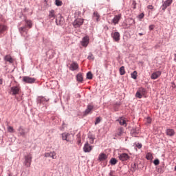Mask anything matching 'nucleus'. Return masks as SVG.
I'll list each match as a JSON object with an SVG mask.
<instances>
[{
    "label": "nucleus",
    "instance_id": "13",
    "mask_svg": "<svg viewBox=\"0 0 176 176\" xmlns=\"http://www.w3.org/2000/svg\"><path fill=\"white\" fill-rule=\"evenodd\" d=\"M18 135L19 137H25L27 135V132L25 131V128L23 126H20L17 129Z\"/></svg>",
    "mask_w": 176,
    "mask_h": 176
},
{
    "label": "nucleus",
    "instance_id": "47",
    "mask_svg": "<svg viewBox=\"0 0 176 176\" xmlns=\"http://www.w3.org/2000/svg\"><path fill=\"white\" fill-rule=\"evenodd\" d=\"M153 163L155 166H159V164H160V161L159 160V159H155L153 161Z\"/></svg>",
    "mask_w": 176,
    "mask_h": 176
},
{
    "label": "nucleus",
    "instance_id": "6",
    "mask_svg": "<svg viewBox=\"0 0 176 176\" xmlns=\"http://www.w3.org/2000/svg\"><path fill=\"white\" fill-rule=\"evenodd\" d=\"M8 30H9L8 25L3 23H0V38H3V36L6 35Z\"/></svg>",
    "mask_w": 176,
    "mask_h": 176
},
{
    "label": "nucleus",
    "instance_id": "4",
    "mask_svg": "<svg viewBox=\"0 0 176 176\" xmlns=\"http://www.w3.org/2000/svg\"><path fill=\"white\" fill-rule=\"evenodd\" d=\"M147 93L148 92L146 91V89L144 87H140L135 94V97L136 98H142L144 96H146Z\"/></svg>",
    "mask_w": 176,
    "mask_h": 176
},
{
    "label": "nucleus",
    "instance_id": "31",
    "mask_svg": "<svg viewBox=\"0 0 176 176\" xmlns=\"http://www.w3.org/2000/svg\"><path fill=\"white\" fill-rule=\"evenodd\" d=\"M76 80L80 83H82L83 82V74H82V73H78L76 75Z\"/></svg>",
    "mask_w": 176,
    "mask_h": 176
},
{
    "label": "nucleus",
    "instance_id": "59",
    "mask_svg": "<svg viewBox=\"0 0 176 176\" xmlns=\"http://www.w3.org/2000/svg\"><path fill=\"white\" fill-rule=\"evenodd\" d=\"M175 171H176V166H175Z\"/></svg>",
    "mask_w": 176,
    "mask_h": 176
},
{
    "label": "nucleus",
    "instance_id": "39",
    "mask_svg": "<svg viewBox=\"0 0 176 176\" xmlns=\"http://www.w3.org/2000/svg\"><path fill=\"white\" fill-rule=\"evenodd\" d=\"M94 55H93V53L90 52L87 56V60H91L92 61H94Z\"/></svg>",
    "mask_w": 176,
    "mask_h": 176
},
{
    "label": "nucleus",
    "instance_id": "44",
    "mask_svg": "<svg viewBox=\"0 0 176 176\" xmlns=\"http://www.w3.org/2000/svg\"><path fill=\"white\" fill-rule=\"evenodd\" d=\"M138 17L139 20L141 21L142 20V19H144V17H145V14H144V12H142L140 14H139Z\"/></svg>",
    "mask_w": 176,
    "mask_h": 176
},
{
    "label": "nucleus",
    "instance_id": "42",
    "mask_svg": "<svg viewBox=\"0 0 176 176\" xmlns=\"http://www.w3.org/2000/svg\"><path fill=\"white\" fill-rule=\"evenodd\" d=\"M100 122H101V117H97L95 121V126H97V124H98Z\"/></svg>",
    "mask_w": 176,
    "mask_h": 176
},
{
    "label": "nucleus",
    "instance_id": "37",
    "mask_svg": "<svg viewBox=\"0 0 176 176\" xmlns=\"http://www.w3.org/2000/svg\"><path fill=\"white\" fill-rule=\"evenodd\" d=\"M126 74V69H124V66H122L120 68V75L123 76Z\"/></svg>",
    "mask_w": 176,
    "mask_h": 176
},
{
    "label": "nucleus",
    "instance_id": "23",
    "mask_svg": "<svg viewBox=\"0 0 176 176\" xmlns=\"http://www.w3.org/2000/svg\"><path fill=\"white\" fill-rule=\"evenodd\" d=\"M24 21L25 23L24 27H25L28 30H31V28H32V25H33L32 21H31L30 19H25Z\"/></svg>",
    "mask_w": 176,
    "mask_h": 176
},
{
    "label": "nucleus",
    "instance_id": "19",
    "mask_svg": "<svg viewBox=\"0 0 176 176\" xmlns=\"http://www.w3.org/2000/svg\"><path fill=\"white\" fill-rule=\"evenodd\" d=\"M92 19L94 21H96V23H98L101 20V16L100 15L98 12L95 11L92 14Z\"/></svg>",
    "mask_w": 176,
    "mask_h": 176
},
{
    "label": "nucleus",
    "instance_id": "26",
    "mask_svg": "<svg viewBox=\"0 0 176 176\" xmlns=\"http://www.w3.org/2000/svg\"><path fill=\"white\" fill-rule=\"evenodd\" d=\"M160 75H162V72L160 71H157L153 72L151 76V78L153 80L155 79H157V78H159L160 76Z\"/></svg>",
    "mask_w": 176,
    "mask_h": 176
},
{
    "label": "nucleus",
    "instance_id": "24",
    "mask_svg": "<svg viewBox=\"0 0 176 176\" xmlns=\"http://www.w3.org/2000/svg\"><path fill=\"white\" fill-rule=\"evenodd\" d=\"M70 71H76V69H79V65H78V63L73 62L72 64H70L69 66Z\"/></svg>",
    "mask_w": 176,
    "mask_h": 176
},
{
    "label": "nucleus",
    "instance_id": "17",
    "mask_svg": "<svg viewBox=\"0 0 176 176\" xmlns=\"http://www.w3.org/2000/svg\"><path fill=\"white\" fill-rule=\"evenodd\" d=\"M123 134H124V128H123L122 126L119 127L116 131V137L117 138H119L120 137H122V135H123Z\"/></svg>",
    "mask_w": 176,
    "mask_h": 176
},
{
    "label": "nucleus",
    "instance_id": "56",
    "mask_svg": "<svg viewBox=\"0 0 176 176\" xmlns=\"http://www.w3.org/2000/svg\"><path fill=\"white\" fill-rule=\"evenodd\" d=\"M67 140H69V141H67V142H71V141H72V138H71V136H68Z\"/></svg>",
    "mask_w": 176,
    "mask_h": 176
},
{
    "label": "nucleus",
    "instance_id": "16",
    "mask_svg": "<svg viewBox=\"0 0 176 176\" xmlns=\"http://www.w3.org/2000/svg\"><path fill=\"white\" fill-rule=\"evenodd\" d=\"M171 3H173V0H166L161 6L162 10L164 12L168 6H171Z\"/></svg>",
    "mask_w": 176,
    "mask_h": 176
},
{
    "label": "nucleus",
    "instance_id": "5",
    "mask_svg": "<svg viewBox=\"0 0 176 176\" xmlns=\"http://www.w3.org/2000/svg\"><path fill=\"white\" fill-rule=\"evenodd\" d=\"M83 23H85V19H80V18H77L72 23V25H73L74 28H76V29L80 28V27H82V25H83Z\"/></svg>",
    "mask_w": 176,
    "mask_h": 176
},
{
    "label": "nucleus",
    "instance_id": "7",
    "mask_svg": "<svg viewBox=\"0 0 176 176\" xmlns=\"http://www.w3.org/2000/svg\"><path fill=\"white\" fill-rule=\"evenodd\" d=\"M22 81L23 82V83L32 85V83L36 82V78L25 76L23 77Z\"/></svg>",
    "mask_w": 176,
    "mask_h": 176
},
{
    "label": "nucleus",
    "instance_id": "38",
    "mask_svg": "<svg viewBox=\"0 0 176 176\" xmlns=\"http://www.w3.org/2000/svg\"><path fill=\"white\" fill-rule=\"evenodd\" d=\"M122 27L124 28V30H129V23H127V22H123L122 24Z\"/></svg>",
    "mask_w": 176,
    "mask_h": 176
},
{
    "label": "nucleus",
    "instance_id": "57",
    "mask_svg": "<svg viewBox=\"0 0 176 176\" xmlns=\"http://www.w3.org/2000/svg\"><path fill=\"white\" fill-rule=\"evenodd\" d=\"M3 83V80L2 78H0V85H2Z\"/></svg>",
    "mask_w": 176,
    "mask_h": 176
},
{
    "label": "nucleus",
    "instance_id": "45",
    "mask_svg": "<svg viewBox=\"0 0 176 176\" xmlns=\"http://www.w3.org/2000/svg\"><path fill=\"white\" fill-rule=\"evenodd\" d=\"M89 140H96V136L91 133L88 134Z\"/></svg>",
    "mask_w": 176,
    "mask_h": 176
},
{
    "label": "nucleus",
    "instance_id": "32",
    "mask_svg": "<svg viewBox=\"0 0 176 176\" xmlns=\"http://www.w3.org/2000/svg\"><path fill=\"white\" fill-rule=\"evenodd\" d=\"M120 105H122V103H120V102H116L113 104V109L115 112H118V111H119V108H120Z\"/></svg>",
    "mask_w": 176,
    "mask_h": 176
},
{
    "label": "nucleus",
    "instance_id": "33",
    "mask_svg": "<svg viewBox=\"0 0 176 176\" xmlns=\"http://www.w3.org/2000/svg\"><path fill=\"white\" fill-rule=\"evenodd\" d=\"M146 160H151V162H152V160H153V153L148 152L146 154Z\"/></svg>",
    "mask_w": 176,
    "mask_h": 176
},
{
    "label": "nucleus",
    "instance_id": "60",
    "mask_svg": "<svg viewBox=\"0 0 176 176\" xmlns=\"http://www.w3.org/2000/svg\"><path fill=\"white\" fill-rule=\"evenodd\" d=\"M8 176H12V175L9 174Z\"/></svg>",
    "mask_w": 176,
    "mask_h": 176
},
{
    "label": "nucleus",
    "instance_id": "29",
    "mask_svg": "<svg viewBox=\"0 0 176 176\" xmlns=\"http://www.w3.org/2000/svg\"><path fill=\"white\" fill-rule=\"evenodd\" d=\"M137 170H138V164H137L135 162L131 164V171L132 173H135V171H137Z\"/></svg>",
    "mask_w": 176,
    "mask_h": 176
},
{
    "label": "nucleus",
    "instance_id": "58",
    "mask_svg": "<svg viewBox=\"0 0 176 176\" xmlns=\"http://www.w3.org/2000/svg\"><path fill=\"white\" fill-rule=\"evenodd\" d=\"M139 35H140V36H142V35H144V34L143 33H139Z\"/></svg>",
    "mask_w": 176,
    "mask_h": 176
},
{
    "label": "nucleus",
    "instance_id": "54",
    "mask_svg": "<svg viewBox=\"0 0 176 176\" xmlns=\"http://www.w3.org/2000/svg\"><path fill=\"white\" fill-rule=\"evenodd\" d=\"M104 29L106 30V31H108L109 30V28L108 27V25H105L104 26Z\"/></svg>",
    "mask_w": 176,
    "mask_h": 176
},
{
    "label": "nucleus",
    "instance_id": "41",
    "mask_svg": "<svg viewBox=\"0 0 176 176\" xmlns=\"http://www.w3.org/2000/svg\"><path fill=\"white\" fill-rule=\"evenodd\" d=\"M55 5L56 6H63V1L61 0H55Z\"/></svg>",
    "mask_w": 176,
    "mask_h": 176
},
{
    "label": "nucleus",
    "instance_id": "30",
    "mask_svg": "<svg viewBox=\"0 0 176 176\" xmlns=\"http://www.w3.org/2000/svg\"><path fill=\"white\" fill-rule=\"evenodd\" d=\"M71 135H72L69 133H62V140L63 141H69V139H68V137H71Z\"/></svg>",
    "mask_w": 176,
    "mask_h": 176
},
{
    "label": "nucleus",
    "instance_id": "52",
    "mask_svg": "<svg viewBox=\"0 0 176 176\" xmlns=\"http://www.w3.org/2000/svg\"><path fill=\"white\" fill-rule=\"evenodd\" d=\"M147 9H149L150 10H153V6L152 5H148L147 6Z\"/></svg>",
    "mask_w": 176,
    "mask_h": 176
},
{
    "label": "nucleus",
    "instance_id": "49",
    "mask_svg": "<svg viewBox=\"0 0 176 176\" xmlns=\"http://www.w3.org/2000/svg\"><path fill=\"white\" fill-rule=\"evenodd\" d=\"M146 122L148 124H151L152 123V118H151V117H147Z\"/></svg>",
    "mask_w": 176,
    "mask_h": 176
},
{
    "label": "nucleus",
    "instance_id": "48",
    "mask_svg": "<svg viewBox=\"0 0 176 176\" xmlns=\"http://www.w3.org/2000/svg\"><path fill=\"white\" fill-rule=\"evenodd\" d=\"M135 148H138V149H141V148H142V144L141 143L135 144Z\"/></svg>",
    "mask_w": 176,
    "mask_h": 176
},
{
    "label": "nucleus",
    "instance_id": "25",
    "mask_svg": "<svg viewBox=\"0 0 176 176\" xmlns=\"http://www.w3.org/2000/svg\"><path fill=\"white\" fill-rule=\"evenodd\" d=\"M166 134L168 137H174V135H175V131L173 129H167L166 131Z\"/></svg>",
    "mask_w": 176,
    "mask_h": 176
},
{
    "label": "nucleus",
    "instance_id": "50",
    "mask_svg": "<svg viewBox=\"0 0 176 176\" xmlns=\"http://www.w3.org/2000/svg\"><path fill=\"white\" fill-rule=\"evenodd\" d=\"M155 29V25H150L148 27V30L149 31H153V30Z\"/></svg>",
    "mask_w": 176,
    "mask_h": 176
},
{
    "label": "nucleus",
    "instance_id": "43",
    "mask_svg": "<svg viewBox=\"0 0 176 176\" xmlns=\"http://www.w3.org/2000/svg\"><path fill=\"white\" fill-rule=\"evenodd\" d=\"M8 133H14V129H13V126H9L8 127Z\"/></svg>",
    "mask_w": 176,
    "mask_h": 176
},
{
    "label": "nucleus",
    "instance_id": "22",
    "mask_svg": "<svg viewBox=\"0 0 176 176\" xmlns=\"http://www.w3.org/2000/svg\"><path fill=\"white\" fill-rule=\"evenodd\" d=\"M126 118L124 117H120L117 122L120 123V126H124V127H127V122H126Z\"/></svg>",
    "mask_w": 176,
    "mask_h": 176
},
{
    "label": "nucleus",
    "instance_id": "36",
    "mask_svg": "<svg viewBox=\"0 0 176 176\" xmlns=\"http://www.w3.org/2000/svg\"><path fill=\"white\" fill-rule=\"evenodd\" d=\"M109 163L111 166H115L118 163V160L116 158H111Z\"/></svg>",
    "mask_w": 176,
    "mask_h": 176
},
{
    "label": "nucleus",
    "instance_id": "8",
    "mask_svg": "<svg viewBox=\"0 0 176 176\" xmlns=\"http://www.w3.org/2000/svg\"><path fill=\"white\" fill-rule=\"evenodd\" d=\"M118 159L120 162H127L130 160V155L126 153H118Z\"/></svg>",
    "mask_w": 176,
    "mask_h": 176
},
{
    "label": "nucleus",
    "instance_id": "55",
    "mask_svg": "<svg viewBox=\"0 0 176 176\" xmlns=\"http://www.w3.org/2000/svg\"><path fill=\"white\" fill-rule=\"evenodd\" d=\"M89 144H94V140L95 139H89Z\"/></svg>",
    "mask_w": 176,
    "mask_h": 176
},
{
    "label": "nucleus",
    "instance_id": "11",
    "mask_svg": "<svg viewBox=\"0 0 176 176\" xmlns=\"http://www.w3.org/2000/svg\"><path fill=\"white\" fill-rule=\"evenodd\" d=\"M19 31L21 36L25 37L27 35H28L29 29H28V28H26L25 26H22L19 28Z\"/></svg>",
    "mask_w": 176,
    "mask_h": 176
},
{
    "label": "nucleus",
    "instance_id": "12",
    "mask_svg": "<svg viewBox=\"0 0 176 176\" xmlns=\"http://www.w3.org/2000/svg\"><path fill=\"white\" fill-rule=\"evenodd\" d=\"M93 148H94V146L90 145V144H89V142H87L83 147V151L85 153H88L91 152V151H93Z\"/></svg>",
    "mask_w": 176,
    "mask_h": 176
},
{
    "label": "nucleus",
    "instance_id": "3",
    "mask_svg": "<svg viewBox=\"0 0 176 176\" xmlns=\"http://www.w3.org/2000/svg\"><path fill=\"white\" fill-rule=\"evenodd\" d=\"M49 101V99L43 97V96H38L37 98V104L38 105V107H42L43 108V107H45V109L47 108V107H46V102H47Z\"/></svg>",
    "mask_w": 176,
    "mask_h": 176
},
{
    "label": "nucleus",
    "instance_id": "10",
    "mask_svg": "<svg viewBox=\"0 0 176 176\" xmlns=\"http://www.w3.org/2000/svg\"><path fill=\"white\" fill-rule=\"evenodd\" d=\"M65 23V19L61 16V14H59L58 16H56V25H64V23Z\"/></svg>",
    "mask_w": 176,
    "mask_h": 176
},
{
    "label": "nucleus",
    "instance_id": "21",
    "mask_svg": "<svg viewBox=\"0 0 176 176\" xmlns=\"http://www.w3.org/2000/svg\"><path fill=\"white\" fill-rule=\"evenodd\" d=\"M111 37L114 42H119L120 41V33L119 32H115L111 34Z\"/></svg>",
    "mask_w": 176,
    "mask_h": 176
},
{
    "label": "nucleus",
    "instance_id": "18",
    "mask_svg": "<svg viewBox=\"0 0 176 176\" xmlns=\"http://www.w3.org/2000/svg\"><path fill=\"white\" fill-rule=\"evenodd\" d=\"M93 109H94V106L93 104H88L87 109L84 111V116H87L89 113H91Z\"/></svg>",
    "mask_w": 176,
    "mask_h": 176
},
{
    "label": "nucleus",
    "instance_id": "40",
    "mask_svg": "<svg viewBox=\"0 0 176 176\" xmlns=\"http://www.w3.org/2000/svg\"><path fill=\"white\" fill-rule=\"evenodd\" d=\"M87 79H89V80L93 79V74L91 73V72H88L87 73Z\"/></svg>",
    "mask_w": 176,
    "mask_h": 176
},
{
    "label": "nucleus",
    "instance_id": "53",
    "mask_svg": "<svg viewBox=\"0 0 176 176\" xmlns=\"http://www.w3.org/2000/svg\"><path fill=\"white\" fill-rule=\"evenodd\" d=\"M138 135V132H137V131H135V130H133V135H135H135Z\"/></svg>",
    "mask_w": 176,
    "mask_h": 176
},
{
    "label": "nucleus",
    "instance_id": "14",
    "mask_svg": "<svg viewBox=\"0 0 176 176\" xmlns=\"http://www.w3.org/2000/svg\"><path fill=\"white\" fill-rule=\"evenodd\" d=\"M32 162V157H31V155H28L25 156L24 164L26 167H31Z\"/></svg>",
    "mask_w": 176,
    "mask_h": 176
},
{
    "label": "nucleus",
    "instance_id": "28",
    "mask_svg": "<svg viewBox=\"0 0 176 176\" xmlns=\"http://www.w3.org/2000/svg\"><path fill=\"white\" fill-rule=\"evenodd\" d=\"M4 60L7 61L8 63H10V64H13V63H14V60L13 59V58H12V56L10 55H6L4 57Z\"/></svg>",
    "mask_w": 176,
    "mask_h": 176
},
{
    "label": "nucleus",
    "instance_id": "27",
    "mask_svg": "<svg viewBox=\"0 0 176 176\" xmlns=\"http://www.w3.org/2000/svg\"><path fill=\"white\" fill-rule=\"evenodd\" d=\"M129 30H134V28H133V24H135V21L133 19H129L128 21L126 22Z\"/></svg>",
    "mask_w": 176,
    "mask_h": 176
},
{
    "label": "nucleus",
    "instance_id": "15",
    "mask_svg": "<svg viewBox=\"0 0 176 176\" xmlns=\"http://www.w3.org/2000/svg\"><path fill=\"white\" fill-rule=\"evenodd\" d=\"M122 19V14H118L117 15H115L113 19L111 20V23L114 24V25H116V24H119V22Z\"/></svg>",
    "mask_w": 176,
    "mask_h": 176
},
{
    "label": "nucleus",
    "instance_id": "34",
    "mask_svg": "<svg viewBox=\"0 0 176 176\" xmlns=\"http://www.w3.org/2000/svg\"><path fill=\"white\" fill-rule=\"evenodd\" d=\"M54 156H56V152L54 151L45 153V157H52V159H54Z\"/></svg>",
    "mask_w": 176,
    "mask_h": 176
},
{
    "label": "nucleus",
    "instance_id": "51",
    "mask_svg": "<svg viewBox=\"0 0 176 176\" xmlns=\"http://www.w3.org/2000/svg\"><path fill=\"white\" fill-rule=\"evenodd\" d=\"M77 144L78 145H80V144H82V139L80 138L77 139Z\"/></svg>",
    "mask_w": 176,
    "mask_h": 176
},
{
    "label": "nucleus",
    "instance_id": "1",
    "mask_svg": "<svg viewBox=\"0 0 176 176\" xmlns=\"http://www.w3.org/2000/svg\"><path fill=\"white\" fill-rule=\"evenodd\" d=\"M9 94L11 96H15L17 101L23 100V94L21 95V87L20 85L13 86L10 89Z\"/></svg>",
    "mask_w": 176,
    "mask_h": 176
},
{
    "label": "nucleus",
    "instance_id": "2",
    "mask_svg": "<svg viewBox=\"0 0 176 176\" xmlns=\"http://www.w3.org/2000/svg\"><path fill=\"white\" fill-rule=\"evenodd\" d=\"M98 162L102 164V167H107V164H108V155L101 153L98 156Z\"/></svg>",
    "mask_w": 176,
    "mask_h": 176
},
{
    "label": "nucleus",
    "instance_id": "35",
    "mask_svg": "<svg viewBox=\"0 0 176 176\" xmlns=\"http://www.w3.org/2000/svg\"><path fill=\"white\" fill-rule=\"evenodd\" d=\"M137 76H138V73L137 71H134L131 74V78H132V79H137Z\"/></svg>",
    "mask_w": 176,
    "mask_h": 176
},
{
    "label": "nucleus",
    "instance_id": "9",
    "mask_svg": "<svg viewBox=\"0 0 176 176\" xmlns=\"http://www.w3.org/2000/svg\"><path fill=\"white\" fill-rule=\"evenodd\" d=\"M80 43L82 47H87V46H89V43H90V37H89V36H84Z\"/></svg>",
    "mask_w": 176,
    "mask_h": 176
},
{
    "label": "nucleus",
    "instance_id": "20",
    "mask_svg": "<svg viewBox=\"0 0 176 176\" xmlns=\"http://www.w3.org/2000/svg\"><path fill=\"white\" fill-rule=\"evenodd\" d=\"M56 11L54 10H51L49 12L48 19L50 20V21H54V19H56Z\"/></svg>",
    "mask_w": 176,
    "mask_h": 176
},
{
    "label": "nucleus",
    "instance_id": "46",
    "mask_svg": "<svg viewBox=\"0 0 176 176\" xmlns=\"http://www.w3.org/2000/svg\"><path fill=\"white\" fill-rule=\"evenodd\" d=\"M132 8L133 9H137V2L135 0H133L132 2Z\"/></svg>",
    "mask_w": 176,
    "mask_h": 176
}]
</instances>
